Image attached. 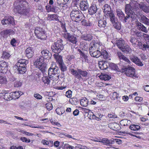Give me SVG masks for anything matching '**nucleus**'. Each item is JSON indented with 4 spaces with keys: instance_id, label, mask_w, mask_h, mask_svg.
I'll use <instances>...</instances> for the list:
<instances>
[{
    "instance_id": "1",
    "label": "nucleus",
    "mask_w": 149,
    "mask_h": 149,
    "mask_svg": "<svg viewBox=\"0 0 149 149\" xmlns=\"http://www.w3.org/2000/svg\"><path fill=\"white\" fill-rule=\"evenodd\" d=\"M138 5V3L134 1L125 5V11L127 15L125 18V21L131 22V24H133L137 21V15L135 12L137 11L139 9Z\"/></svg>"
},
{
    "instance_id": "2",
    "label": "nucleus",
    "mask_w": 149,
    "mask_h": 149,
    "mask_svg": "<svg viewBox=\"0 0 149 149\" xmlns=\"http://www.w3.org/2000/svg\"><path fill=\"white\" fill-rule=\"evenodd\" d=\"M14 11L21 15H26L29 13V3L26 0H17Z\"/></svg>"
},
{
    "instance_id": "3",
    "label": "nucleus",
    "mask_w": 149,
    "mask_h": 149,
    "mask_svg": "<svg viewBox=\"0 0 149 149\" xmlns=\"http://www.w3.org/2000/svg\"><path fill=\"white\" fill-rule=\"evenodd\" d=\"M75 65L74 64L72 65L70 68V73L77 79L80 80L82 79L81 76L84 77L87 76L88 74V72L86 71L82 70L81 69H77V70H75L74 68L75 67Z\"/></svg>"
},
{
    "instance_id": "4",
    "label": "nucleus",
    "mask_w": 149,
    "mask_h": 149,
    "mask_svg": "<svg viewBox=\"0 0 149 149\" xmlns=\"http://www.w3.org/2000/svg\"><path fill=\"white\" fill-rule=\"evenodd\" d=\"M60 70L58 68L57 66L54 67H51L49 69L48 74L50 79L53 81L58 80L59 76Z\"/></svg>"
},
{
    "instance_id": "5",
    "label": "nucleus",
    "mask_w": 149,
    "mask_h": 149,
    "mask_svg": "<svg viewBox=\"0 0 149 149\" xmlns=\"http://www.w3.org/2000/svg\"><path fill=\"white\" fill-rule=\"evenodd\" d=\"M29 61L24 59H20L16 64V67L20 74L24 73L26 71V65Z\"/></svg>"
},
{
    "instance_id": "6",
    "label": "nucleus",
    "mask_w": 149,
    "mask_h": 149,
    "mask_svg": "<svg viewBox=\"0 0 149 149\" xmlns=\"http://www.w3.org/2000/svg\"><path fill=\"white\" fill-rule=\"evenodd\" d=\"M52 52L57 54L59 53L64 48V46L61 39L58 40L53 44L51 47Z\"/></svg>"
},
{
    "instance_id": "7",
    "label": "nucleus",
    "mask_w": 149,
    "mask_h": 149,
    "mask_svg": "<svg viewBox=\"0 0 149 149\" xmlns=\"http://www.w3.org/2000/svg\"><path fill=\"white\" fill-rule=\"evenodd\" d=\"M71 19L77 22H79L84 18V15L78 10H72L70 13Z\"/></svg>"
},
{
    "instance_id": "8",
    "label": "nucleus",
    "mask_w": 149,
    "mask_h": 149,
    "mask_svg": "<svg viewBox=\"0 0 149 149\" xmlns=\"http://www.w3.org/2000/svg\"><path fill=\"white\" fill-rule=\"evenodd\" d=\"M121 72H125L126 75L134 79L138 78L137 76L135 74V69L132 67L128 66L127 68H124L121 69Z\"/></svg>"
},
{
    "instance_id": "9",
    "label": "nucleus",
    "mask_w": 149,
    "mask_h": 149,
    "mask_svg": "<svg viewBox=\"0 0 149 149\" xmlns=\"http://www.w3.org/2000/svg\"><path fill=\"white\" fill-rule=\"evenodd\" d=\"M34 32L36 36L38 38L41 40L46 39L47 36L45 31L42 28L39 27H37L35 29Z\"/></svg>"
},
{
    "instance_id": "10",
    "label": "nucleus",
    "mask_w": 149,
    "mask_h": 149,
    "mask_svg": "<svg viewBox=\"0 0 149 149\" xmlns=\"http://www.w3.org/2000/svg\"><path fill=\"white\" fill-rule=\"evenodd\" d=\"M102 49V46L100 42H97L95 40H93L90 44L89 51L90 53L97 49Z\"/></svg>"
},
{
    "instance_id": "11",
    "label": "nucleus",
    "mask_w": 149,
    "mask_h": 149,
    "mask_svg": "<svg viewBox=\"0 0 149 149\" xmlns=\"http://www.w3.org/2000/svg\"><path fill=\"white\" fill-rule=\"evenodd\" d=\"M63 36L67 40L73 44H77V39L75 35H73L68 33L66 32L64 34Z\"/></svg>"
},
{
    "instance_id": "12",
    "label": "nucleus",
    "mask_w": 149,
    "mask_h": 149,
    "mask_svg": "<svg viewBox=\"0 0 149 149\" xmlns=\"http://www.w3.org/2000/svg\"><path fill=\"white\" fill-rule=\"evenodd\" d=\"M8 70V65L7 63L4 61H0V73H6Z\"/></svg>"
},
{
    "instance_id": "13",
    "label": "nucleus",
    "mask_w": 149,
    "mask_h": 149,
    "mask_svg": "<svg viewBox=\"0 0 149 149\" xmlns=\"http://www.w3.org/2000/svg\"><path fill=\"white\" fill-rule=\"evenodd\" d=\"M116 12L117 13V15L118 16L119 18L120 19L123 20V21L124 23H128L130 24V25H132L131 24V22H126L125 21V19L126 16H125V15L124 13L122 12V10L120 9H117L116 10Z\"/></svg>"
},
{
    "instance_id": "14",
    "label": "nucleus",
    "mask_w": 149,
    "mask_h": 149,
    "mask_svg": "<svg viewBox=\"0 0 149 149\" xmlns=\"http://www.w3.org/2000/svg\"><path fill=\"white\" fill-rule=\"evenodd\" d=\"M130 58L131 61L137 65L140 66H143V64L142 63L140 59L137 56L133 55H131L130 56Z\"/></svg>"
},
{
    "instance_id": "15",
    "label": "nucleus",
    "mask_w": 149,
    "mask_h": 149,
    "mask_svg": "<svg viewBox=\"0 0 149 149\" xmlns=\"http://www.w3.org/2000/svg\"><path fill=\"white\" fill-rule=\"evenodd\" d=\"M1 23L3 25L11 24L14 25L15 24L14 18L11 16L8 17L6 19H4L1 21Z\"/></svg>"
},
{
    "instance_id": "16",
    "label": "nucleus",
    "mask_w": 149,
    "mask_h": 149,
    "mask_svg": "<svg viewBox=\"0 0 149 149\" xmlns=\"http://www.w3.org/2000/svg\"><path fill=\"white\" fill-rule=\"evenodd\" d=\"M79 6L82 10L85 11L88 9L89 6L87 0H82L81 1Z\"/></svg>"
},
{
    "instance_id": "17",
    "label": "nucleus",
    "mask_w": 149,
    "mask_h": 149,
    "mask_svg": "<svg viewBox=\"0 0 149 149\" xmlns=\"http://www.w3.org/2000/svg\"><path fill=\"white\" fill-rule=\"evenodd\" d=\"M42 57V58L45 59H49L52 56V54L48 50L44 49L41 51Z\"/></svg>"
},
{
    "instance_id": "18",
    "label": "nucleus",
    "mask_w": 149,
    "mask_h": 149,
    "mask_svg": "<svg viewBox=\"0 0 149 149\" xmlns=\"http://www.w3.org/2000/svg\"><path fill=\"white\" fill-rule=\"evenodd\" d=\"M98 10V9L97 8L96 5L93 4H92L88 9V12L90 15H93L95 14H96Z\"/></svg>"
},
{
    "instance_id": "19",
    "label": "nucleus",
    "mask_w": 149,
    "mask_h": 149,
    "mask_svg": "<svg viewBox=\"0 0 149 149\" xmlns=\"http://www.w3.org/2000/svg\"><path fill=\"white\" fill-rule=\"evenodd\" d=\"M117 55L120 61L121 60L124 61L128 64L131 63V61L126 57L123 54L120 52H117Z\"/></svg>"
},
{
    "instance_id": "20",
    "label": "nucleus",
    "mask_w": 149,
    "mask_h": 149,
    "mask_svg": "<svg viewBox=\"0 0 149 149\" xmlns=\"http://www.w3.org/2000/svg\"><path fill=\"white\" fill-rule=\"evenodd\" d=\"M46 8L47 12L51 11L55 13L57 12L60 10L59 7H58L56 5H55L46 6Z\"/></svg>"
},
{
    "instance_id": "21",
    "label": "nucleus",
    "mask_w": 149,
    "mask_h": 149,
    "mask_svg": "<svg viewBox=\"0 0 149 149\" xmlns=\"http://www.w3.org/2000/svg\"><path fill=\"white\" fill-rule=\"evenodd\" d=\"M137 6L146 13H149V6H147L144 3H141L139 4L138 3Z\"/></svg>"
},
{
    "instance_id": "22",
    "label": "nucleus",
    "mask_w": 149,
    "mask_h": 149,
    "mask_svg": "<svg viewBox=\"0 0 149 149\" xmlns=\"http://www.w3.org/2000/svg\"><path fill=\"white\" fill-rule=\"evenodd\" d=\"M34 49L33 48L28 47L25 51V54L26 56L28 58H31L33 56L34 54Z\"/></svg>"
},
{
    "instance_id": "23",
    "label": "nucleus",
    "mask_w": 149,
    "mask_h": 149,
    "mask_svg": "<svg viewBox=\"0 0 149 149\" xmlns=\"http://www.w3.org/2000/svg\"><path fill=\"white\" fill-rule=\"evenodd\" d=\"M95 141L102 143L105 145L107 146H110L111 145L113 144V139L110 140L107 138H104L101 140V141L97 140H95Z\"/></svg>"
},
{
    "instance_id": "24",
    "label": "nucleus",
    "mask_w": 149,
    "mask_h": 149,
    "mask_svg": "<svg viewBox=\"0 0 149 149\" xmlns=\"http://www.w3.org/2000/svg\"><path fill=\"white\" fill-rule=\"evenodd\" d=\"M108 65H109V63L106 61H101L98 63L100 69L102 70L107 69L108 68Z\"/></svg>"
},
{
    "instance_id": "25",
    "label": "nucleus",
    "mask_w": 149,
    "mask_h": 149,
    "mask_svg": "<svg viewBox=\"0 0 149 149\" xmlns=\"http://www.w3.org/2000/svg\"><path fill=\"white\" fill-rule=\"evenodd\" d=\"M108 127L111 129L116 131L120 129L119 125L116 123H109Z\"/></svg>"
},
{
    "instance_id": "26",
    "label": "nucleus",
    "mask_w": 149,
    "mask_h": 149,
    "mask_svg": "<svg viewBox=\"0 0 149 149\" xmlns=\"http://www.w3.org/2000/svg\"><path fill=\"white\" fill-rule=\"evenodd\" d=\"M101 50L102 49H97L95 51H93L89 53L91 56L97 58L101 55Z\"/></svg>"
},
{
    "instance_id": "27",
    "label": "nucleus",
    "mask_w": 149,
    "mask_h": 149,
    "mask_svg": "<svg viewBox=\"0 0 149 149\" xmlns=\"http://www.w3.org/2000/svg\"><path fill=\"white\" fill-rule=\"evenodd\" d=\"M81 38L83 40L88 41H91L93 38L92 35L87 33L82 35Z\"/></svg>"
},
{
    "instance_id": "28",
    "label": "nucleus",
    "mask_w": 149,
    "mask_h": 149,
    "mask_svg": "<svg viewBox=\"0 0 149 149\" xmlns=\"http://www.w3.org/2000/svg\"><path fill=\"white\" fill-rule=\"evenodd\" d=\"M44 62L43 59L40 56L37 58L36 60L34 63V65L37 68L41 65Z\"/></svg>"
},
{
    "instance_id": "29",
    "label": "nucleus",
    "mask_w": 149,
    "mask_h": 149,
    "mask_svg": "<svg viewBox=\"0 0 149 149\" xmlns=\"http://www.w3.org/2000/svg\"><path fill=\"white\" fill-rule=\"evenodd\" d=\"M109 16L110 18V20L111 22L112 23L117 22L118 21V19L115 17L114 14L112 13H109Z\"/></svg>"
},
{
    "instance_id": "30",
    "label": "nucleus",
    "mask_w": 149,
    "mask_h": 149,
    "mask_svg": "<svg viewBox=\"0 0 149 149\" xmlns=\"http://www.w3.org/2000/svg\"><path fill=\"white\" fill-rule=\"evenodd\" d=\"M137 25L138 26L140 30L145 33L148 32V30L146 27L141 23L138 22L137 23Z\"/></svg>"
},
{
    "instance_id": "31",
    "label": "nucleus",
    "mask_w": 149,
    "mask_h": 149,
    "mask_svg": "<svg viewBox=\"0 0 149 149\" xmlns=\"http://www.w3.org/2000/svg\"><path fill=\"white\" fill-rule=\"evenodd\" d=\"M121 50L122 52L126 54L130 53L132 51L131 48L128 45H124Z\"/></svg>"
},
{
    "instance_id": "32",
    "label": "nucleus",
    "mask_w": 149,
    "mask_h": 149,
    "mask_svg": "<svg viewBox=\"0 0 149 149\" xmlns=\"http://www.w3.org/2000/svg\"><path fill=\"white\" fill-rule=\"evenodd\" d=\"M99 77L101 79L104 81L109 80L111 78L110 75L107 73H102Z\"/></svg>"
},
{
    "instance_id": "33",
    "label": "nucleus",
    "mask_w": 149,
    "mask_h": 149,
    "mask_svg": "<svg viewBox=\"0 0 149 149\" xmlns=\"http://www.w3.org/2000/svg\"><path fill=\"white\" fill-rule=\"evenodd\" d=\"M41 143L44 145H47L48 146H52L53 145V141H52L42 139Z\"/></svg>"
},
{
    "instance_id": "34",
    "label": "nucleus",
    "mask_w": 149,
    "mask_h": 149,
    "mask_svg": "<svg viewBox=\"0 0 149 149\" xmlns=\"http://www.w3.org/2000/svg\"><path fill=\"white\" fill-rule=\"evenodd\" d=\"M107 24L106 21L104 19H100L98 21V26L100 28H105Z\"/></svg>"
},
{
    "instance_id": "35",
    "label": "nucleus",
    "mask_w": 149,
    "mask_h": 149,
    "mask_svg": "<svg viewBox=\"0 0 149 149\" xmlns=\"http://www.w3.org/2000/svg\"><path fill=\"white\" fill-rule=\"evenodd\" d=\"M102 10L105 13L109 14V13H111V9L109 6L108 4H106L104 5Z\"/></svg>"
},
{
    "instance_id": "36",
    "label": "nucleus",
    "mask_w": 149,
    "mask_h": 149,
    "mask_svg": "<svg viewBox=\"0 0 149 149\" xmlns=\"http://www.w3.org/2000/svg\"><path fill=\"white\" fill-rule=\"evenodd\" d=\"M140 22L145 24L149 25V19L143 15L141 16Z\"/></svg>"
},
{
    "instance_id": "37",
    "label": "nucleus",
    "mask_w": 149,
    "mask_h": 149,
    "mask_svg": "<svg viewBox=\"0 0 149 149\" xmlns=\"http://www.w3.org/2000/svg\"><path fill=\"white\" fill-rule=\"evenodd\" d=\"M3 96L4 99L7 100H11L13 98V93H5Z\"/></svg>"
},
{
    "instance_id": "38",
    "label": "nucleus",
    "mask_w": 149,
    "mask_h": 149,
    "mask_svg": "<svg viewBox=\"0 0 149 149\" xmlns=\"http://www.w3.org/2000/svg\"><path fill=\"white\" fill-rule=\"evenodd\" d=\"M13 32V31L11 29H7L1 31V34L3 37H5L6 36L12 33Z\"/></svg>"
},
{
    "instance_id": "39",
    "label": "nucleus",
    "mask_w": 149,
    "mask_h": 149,
    "mask_svg": "<svg viewBox=\"0 0 149 149\" xmlns=\"http://www.w3.org/2000/svg\"><path fill=\"white\" fill-rule=\"evenodd\" d=\"M37 68H38L43 73L45 72L47 69V65L44 62Z\"/></svg>"
},
{
    "instance_id": "40",
    "label": "nucleus",
    "mask_w": 149,
    "mask_h": 149,
    "mask_svg": "<svg viewBox=\"0 0 149 149\" xmlns=\"http://www.w3.org/2000/svg\"><path fill=\"white\" fill-rule=\"evenodd\" d=\"M109 65L111 69L117 71L121 72V69L120 70L116 64L111 63Z\"/></svg>"
},
{
    "instance_id": "41",
    "label": "nucleus",
    "mask_w": 149,
    "mask_h": 149,
    "mask_svg": "<svg viewBox=\"0 0 149 149\" xmlns=\"http://www.w3.org/2000/svg\"><path fill=\"white\" fill-rule=\"evenodd\" d=\"M57 63L59 65L63 63L62 58V57L61 56L54 55Z\"/></svg>"
},
{
    "instance_id": "42",
    "label": "nucleus",
    "mask_w": 149,
    "mask_h": 149,
    "mask_svg": "<svg viewBox=\"0 0 149 149\" xmlns=\"http://www.w3.org/2000/svg\"><path fill=\"white\" fill-rule=\"evenodd\" d=\"M88 101L86 98H84L81 100L80 103L82 106L86 107L88 105Z\"/></svg>"
},
{
    "instance_id": "43",
    "label": "nucleus",
    "mask_w": 149,
    "mask_h": 149,
    "mask_svg": "<svg viewBox=\"0 0 149 149\" xmlns=\"http://www.w3.org/2000/svg\"><path fill=\"white\" fill-rule=\"evenodd\" d=\"M102 116V115L100 113H95V114H93L92 117L93 119L97 120H100V118H101Z\"/></svg>"
},
{
    "instance_id": "44",
    "label": "nucleus",
    "mask_w": 149,
    "mask_h": 149,
    "mask_svg": "<svg viewBox=\"0 0 149 149\" xmlns=\"http://www.w3.org/2000/svg\"><path fill=\"white\" fill-rule=\"evenodd\" d=\"M125 41L123 40H119L116 43L117 46L120 49L124 47Z\"/></svg>"
},
{
    "instance_id": "45",
    "label": "nucleus",
    "mask_w": 149,
    "mask_h": 149,
    "mask_svg": "<svg viewBox=\"0 0 149 149\" xmlns=\"http://www.w3.org/2000/svg\"><path fill=\"white\" fill-rule=\"evenodd\" d=\"M49 79H50L49 76H43L42 77V81L44 83V84H49L50 82V80Z\"/></svg>"
},
{
    "instance_id": "46",
    "label": "nucleus",
    "mask_w": 149,
    "mask_h": 149,
    "mask_svg": "<svg viewBox=\"0 0 149 149\" xmlns=\"http://www.w3.org/2000/svg\"><path fill=\"white\" fill-rule=\"evenodd\" d=\"M104 59H106L108 58L109 56V54L108 52L105 50H101V55Z\"/></svg>"
},
{
    "instance_id": "47",
    "label": "nucleus",
    "mask_w": 149,
    "mask_h": 149,
    "mask_svg": "<svg viewBox=\"0 0 149 149\" xmlns=\"http://www.w3.org/2000/svg\"><path fill=\"white\" fill-rule=\"evenodd\" d=\"M59 66L63 74H64V72L67 70V67L64 63L59 65Z\"/></svg>"
},
{
    "instance_id": "48",
    "label": "nucleus",
    "mask_w": 149,
    "mask_h": 149,
    "mask_svg": "<svg viewBox=\"0 0 149 149\" xmlns=\"http://www.w3.org/2000/svg\"><path fill=\"white\" fill-rule=\"evenodd\" d=\"M129 127L130 130L134 131L138 130L140 129V127L139 126L135 125H131Z\"/></svg>"
},
{
    "instance_id": "49",
    "label": "nucleus",
    "mask_w": 149,
    "mask_h": 149,
    "mask_svg": "<svg viewBox=\"0 0 149 149\" xmlns=\"http://www.w3.org/2000/svg\"><path fill=\"white\" fill-rule=\"evenodd\" d=\"M81 23L83 25L85 26H91L92 24L89 21H87L84 19V17L81 20Z\"/></svg>"
},
{
    "instance_id": "50",
    "label": "nucleus",
    "mask_w": 149,
    "mask_h": 149,
    "mask_svg": "<svg viewBox=\"0 0 149 149\" xmlns=\"http://www.w3.org/2000/svg\"><path fill=\"white\" fill-rule=\"evenodd\" d=\"M3 74L0 73V84H5L7 82L6 79L5 77L3 76Z\"/></svg>"
},
{
    "instance_id": "51",
    "label": "nucleus",
    "mask_w": 149,
    "mask_h": 149,
    "mask_svg": "<svg viewBox=\"0 0 149 149\" xmlns=\"http://www.w3.org/2000/svg\"><path fill=\"white\" fill-rule=\"evenodd\" d=\"M114 27L118 30H120L121 28V25L120 22L118 21L113 23H112Z\"/></svg>"
},
{
    "instance_id": "52",
    "label": "nucleus",
    "mask_w": 149,
    "mask_h": 149,
    "mask_svg": "<svg viewBox=\"0 0 149 149\" xmlns=\"http://www.w3.org/2000/svg\"><path fill=\"white\" fill-rule=\"evenodd\" d=\"M131 123V121L127 120H121L120 123V125L123 126L127 125L128 124H130Z\"/></svg>"
},
{
    "instance_id": "53",
    "label": "nucleus",
    "mask_w": 149,
    "mask_h": 149,
    "mask_svg": "<svg viewBox=\"0 0 149 149\" xmlns=\"http://www.w3.org/2000/svg\"><path fill=\"white\" fill-rule=\"evenodd\" d=\"M56 111L57 114L59 115H61L65 112V110L63 108H58L56 110Z\"/></svg>"
},
{
    "instance_id": "54",
    "label": "nucleus",
    "mask_w": 149,
    "mask_h": 149,
    "mask_svg": "<svg viewBox=\"0 0 149 149\" xmlns=\"http://www.w3.org/2000/svg\"><path fill=\"white\" fill-rule=\"evenodd\" d=\"M130 41L133 46H135L137 45V40L135 37H131Z\"/></svg>"
},
{
    "instance_id": "55",
    "label": "nucleus",
    "mask_w": 149,
    "mask_h": 149,
    "mask_svg": "<svg viewBox=\"0 0 149 149\" xmlns=\"http://www.w3.org/2000/svg\"><path fill=\"white\" fill-rule=\"evenodd\" d=\"M10 56V54L6 52H3L1 58L4 59H8Z\"/></svg>"
},
{
    "instance_id": "56",
    "label": "nucleus",
    "mask_w": 149,
    "mask_h": 149,
    "mask_svg": "<svg viewBox=\"0 0 149 149\" xmlns=\"http://www.w3.org/2000/svg\"><path fill=\"white\" fill-rule=\"evenodd\" d=\"M111 99L113 100H116L120 98V97L119 96V94L116 92H113L111 95Z\"/></svg>"
},
{
    "instance_id": "57",
    "label": "nucleus",
    "mask_w": 149,
    "mask_h": 149,
    "mask_svg": "<svg viewBox=\"0 0 149 149\" xmlns=\"http://www.w3.org/2000/svg\"><path fill=\"white\" fill-rule=\"evenodd\" d=\"M146 34L142 32H140L138 31V32L137 33V34L136 36L138 37H143V38L144 39H145V38H146Z\"/></svg>"
},
{
    "instance_id": "58",
    "label": "nucleus",
    "mask_w": 149,
    "mask_h": 149,
    "mask_svg": "<svg viewBox=\"0 0 149 149\" xmlns=\"http://www.w3.org/2000/svg\"><path fill=\"white\" fill-rule=\"evenodd\" d=\"M138 32V30L135 28H132L130 32V34L132 36H136Z\"/></svg>"
},
{
    "instance_id": "59",
    "label": "nucleus",
    "mask_w": 149,
    "mask_h": 149,
    "mask_svg": "<svg viewBox=\"0 0 149 149\" xmlns=\"http://www.w3.org/2000/svg\"><path fill=\"white\" fill-rule=\"evenodd\" d=\"M66 4V3H64L59 6V8H60V10L63 11L64 10L66 9L68 7L67 6Z\"/></svg>"
},
{
    "instance_id": "60",
    "label": "nucleus",
    "mask_w": 149,
    "mask_h": 149,
    "mask_svg": "<svg viewBox=\"0 0 149 149\" xmlns=\"http://www.w3.org/2000/svg\"><path fill=\"white\" fill-rule=\"evenodd\" d=\"M22 86V83L19 80L15 81L14 83V86L15 87L18 88Z\"/></svg>"
},
{
    "instance_id": "61",
    "label": "nucleus",
    "mask_w": 149,
    "mask_h": 149,
    "mask_svg": "<svg viewBox=\"0 0 149 149\" xmlns=\"http://www.w3.org/2000/svg\"><path fill=\"white\" fill-rule=\"evenodd\" d=\"M64 149H74L73 146L70 145L68 143L64 144L63 147Z\"/></svg>"
},
{
    "instance_id": "62",
    "label": "nucleus",
    "mask_w": 149,
    "mask_h": 149,
    "mask_svg": "<svg viewBox=\"0 0 149 149\" xmlns=\"http://www.w3.org/2000/svg\"><path fill=\"white\" fill-rule=\"evenodd\" d=\"M45 106L47 109L48 110H50L52 109L53 106L52 103L48 102L46 104Z\"/></svg>"
},
{
    "instance_id": "63",
    "label": "nucleus",
    "mask_w": 149,
    "mask_h": 149,
    "mask_svg": "<svg viewBox=\"0 0 149 149\" xmlns=\"http://www.w3.org/2000/svg\"><path fill=\"white\" fill-rule=\"evenodd\" d=\"M80 56L84 58V59L85 60V61L87 62L88 61V57L82 52H81Z\"/></svg>"
},
{
    "instance_id": "64",
    "label": "nucleus",
    "mask_w": 149,
    "mask_h": 149,
    "mask_svg": "<svg viewBox=\"0 0 149 149\" xmlns=\"http://www.w3.org/2000/svg\"><path fill=\"white\" fill-rule=\"evenodd\" d=\"M20 140L22 141L27 143H29L30 142V140L29 139H27L25 137H21L20 138Z\"/></svg>"
}]
</instances>
